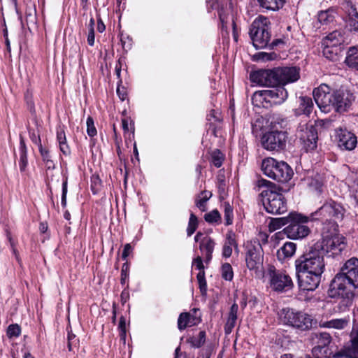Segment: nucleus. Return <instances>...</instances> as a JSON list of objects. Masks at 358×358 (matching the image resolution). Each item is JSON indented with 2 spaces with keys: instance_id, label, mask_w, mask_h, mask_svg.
I'll return each instance as SVG.
<instances>
[{
  "instance_id": "f257e3e1",
  "label": "nucleus",
  "mask_w": 358,
  "mask_h": 358,
  "mask_svg": "<svg viewBox=\"0 0 358 358\" xmlns=\"http://www.w3.org/2000/svg\"><path fill=\"white\" fill-rule=\"evenodd\" d=\"M358 290V259L347 260L330 284L329 296L339 298L338 310L345 311L350 307Z\"/></svg>"
},
{
  "instance_id": "f03ea898",
  "label": "nucleus",
  "mask_w": 358,
  "mask_h": 358,
  "mask_svg": "<svg viewBox=\"0 0 358 358\" xmlns=\"http://www.w3.org/2000/svg\"><path fill=\"white\" fill-rule=\"evenodd\" d=\"M312 245L294 262L299 286L301 289L313 291L318 287L325 270L324 255Z\"/></svg>"
},
{
  "instance_id": "7ed1b4c3",
  "label": "nucleus",
  "mask_w": 358,
  "mask_h": 358,
  "mask_svg": "<svg viewBox=\"0 0 358 358\" xmlns=\"http://www.w3.org/2000/svg\"><path fill=\"white\" fill-rule=\"evenodd\" d=\"M314 100L321 110L345 112L351 109L355 101L353 93L348 90H332L326 84H321L313 92Z\"/></svg>"
},
{
  "instance_id": "20e7f679",
  "label": "nucleus",
  "mask_w": 358,
  "mask_h": 358,
  "mask_svg": "<svg viewBox=\"0 0 358 358\" xmlns=\"http://www.w3.org/2000/svg\"><path fill=\"white\" fill-rule=\"evenodd\" d=\"M259 187H266L260 196L262 198L263 206L267 213L271 214H282L287 210V203L283 194L280 192L281 187L275 183L265 179L257 180Z\"/></svg>"
},
{
  "instance_id": "39448f33",
  "label": "nucleus",
  "mask_w": 358,
  "mask_h": 358,
  "mask_svg": "<svg viewBox=\"0 0 358 358\" xmlns=\"http://www.w3.org/2000/svg\"><path fill=\"white\" fill-rule=\"evenodd\" d=\"M333 232H322V238L320 241L313 244L315 247L318 245L319 251L325 255L329 254V256L335 257L341 254L345 249L346 243L345 238L336 232V225L333 224Z\"/></svg>"
},
{
  "instance_id": "423d86ee",
  "label": "nucleus",
  "mask_w": 358,
  "mask_h": 358,
  "mask_svg": "<svg viewBox=\"0 0 358 358\" xmlns=\"http://www.w3.org/2000/svg\"><path fill=\"white\" fill-rule=\"evenodd\" d=\"M289 225L283 231L291 239H301L306 237L310 232V228L305 225L310 220L317 219L314 214L310 216H304L296 212H292L288 215Z\"/></svg>"
},
{
  "instance_id": "0eeeda50",
  "label": "nucleus",
  "mask_w": 358,
  "mask_h": 358,
  "mask_svg": "<svg viewBox=\"0 0 358 358\" xmlns=\"http://www.w3.org/2000/svg\"><path fill=\"white\" fill-rule=\"evenodd\" d=\"M245 248V263L247 268L260 278L264 272V250L258 240L247 241Z\"/></svg>"
},
{
  "instance_id": "6e6552de",
  "label": "nucleus",
  "mask_w": 358,
  "mask_h": 358,
  "mask_svg": "<svg viewBox=\"0 0 358 358\" xmlns=\"http://www.w3.org/2000/svg\"><path fill=\"white\" fill-rule=\"evenodd\" d=\"M262 170L266 176L280 182L289 181L293 174L292 169L286 162H278L272 157L263 160Z\"/></svg>"
},
{
  "instance_id": "1a4fd4ad",
  "label": "nucleus",
  "mask_w": 358,
  "mask_h": 358,
  "mask_svg": "<svg viewBox=\"0 0 358 358\" xmlns=\"http://www.w3.org/2000/svg\"><path fill=\"white\" fill-rule=\"evenodd\" d=\"M279 317L283 324L300 331H307L312 327V317L302 311L283 308L279 312Z\"/></svg>"
},
{
  "instance_id": "9d476101",
  "label": "nucleus",
  "mask_w": 358,
  "mask_h": 358,
  "mask_svg": "<svg viewBox=\"0 0 358 358\" xmlns=\"http://www.w3.org/2000/svg\"><path fill=\"white\" fill-rule=\"evenodd\" d=\"M268 22L266 17L259 16L250 26V36L256 49H262L268 45L271 34L268 30Z\"/></svg>"
},
{
  "instance_id": "9b49d317",
  "label": "nucleus",
  "mask_w": 358,
  "mask_h": 358,
  "mask_svg": "<svg viewBox=\"0 0 358 358\" xmlns=\"http://www.w3.org/2000/svg\"><path fill=\"white\" fill-rule=\"evenodd\" d=\"M268 274L270 278L271 287L277 292L290 289L293 287L291 277L285 272L276 270L274 266L269 265Z\"/></svg>"
},
{
  "instance_id": "f8f14e48",
  "label": "nucleus",
  "mask_w": 358,
  "mask_h": 358,
  "mask_svg": "<svg viewBox=\"0 0 358 358\" xmlns=\"http://www.w3.org/2000/svg\"><path fill=\"white\" fill-rule=\"evenodd\" d=\"M288 137L287 131H269L262 138V145L268 150H280L286 146Z\"/></svg>"
},
{
  "instance_id": "ddd939ff",
  "label": "nucleus",
  "mask_w": 358,
  "mask_h": 358,
  "mask_svg": "<svg viewBox=\"0 0 358 358\" xmlns=\"http://www.w3.org/2000/svg\"><path fill=\"white\" fill-rule=\"evenodd\" d=\"M344 213L345 209L340 203L333 200H329L324 203L323 206L313 214L314 217L320 214L324 219H334L336 221L342 220Z\"/></svg>"
},
{
  "instance_id": "4468645a",
  "label": "nucleus",
  "mask_w": 358,
  "mask_h": 358,
  "mask_svg": "<svg viewBox=\"0 0 358 358\" xmlns=\"http://www.w3.org/2000/svg\"><path fill=\"white\" fill-rule=\"evenodd\" d=\"M250 80L260 86L275 87L278 85L275 68L273 69H261L250 73Z\"/></svg>"
},
{
  "instance_id": "2eb2a0df",
  "label": "nucleus",
  "mask_w": 358,
  "mask_h": 358,
  "mask_svg": "<svg viewBox=\"0 0 358 358\" xmlns=\"http://www.w3.org/2000/svg\"><path fill=\"white\" fill-rule=\"evenodd\" d=\"M335 141L341 150L349 151L353 150L357 143L356 136L341 127L335 130Z\"/></svg>"
},
{
  "instance_id": "dca6fc26",
  "label": "nucleus",
  "mask_w": 358,
  "mask_h": 358,
  "mask_svg": "<svg viewBox=\"0 0 358 358\" xmlns=\"http://www.w3.org/2000/svg\"><path fill=\"white\" fill-rule=\"evenodd\" d=\"M278 85H285L297 81L300 78V69L296 66L275 68Z\"/></svg>"
},
{
  "instance_id": "f3484780",
  "label": "nucleus",
  "mask_w": 358,
  "mask_h": 358,
  "mask_svg": "<svg viewBox=\"0 0 358 358\" xmlns=\"http://www.w3.org/2000/svg\"><path fill=\"white\" fill-rule=\"evenodd\" d=\"M300 140L303 144V148L306 152H312L317 148L318 134L317 129L313 125H308L301 131Z\"/></svg>"
},
{
  "instance_id": "a211bd4d",
  "label": "nucleus",
  "mask_w": 358,
  "mask_h": 358,
  "mask_svg": "<svg viewBox=\"0 0 358 358\" xmlns=\"http://www.w3.org/2000/svg\"><path fill=\"white\" fill-rule=\"evenodd\" d=\"M311 341L314 345L312 353L314 356H319L322 350L331 343L332 338L327 332H317L311 334Z\"/></svg>"
},
{
  "instance_id": "6ab92c4d",
  "label": "nucleus",
  "mask_w": 358,
  "mask_h": 358,
  "mask_svg": "<svg viewBox=\"0 0 358 358\" xmlns=\"http://www.w3.org/2000/svg\"><path fill=\"white\" fill-rule=\"evenodd\" d=\"M343 8L348 15L346 19L347 27L351 31H358V13L356 8L350 1H347L343 4Z\"/></svg>"
},
{
  "instance_id": "aec40b11",
  "label": "nucleus",
  "mask_w": 358,
  "mask_h": 358,
  "mask_svg": "<svg viewBox=\"0 0 358 358\" xmlns=\"http://www.w3.org/2000/svg\"><path fill=\"white\" fill-rule=\"evenodd\" d=\"M272 87L271 90H266L272 106L282 103L288 96L287 90L280 85Z\"/></svg>"
},
{
  "instance_id": "412c9836",
  "label": "nucleus",
  "mask_w": 358,
  "mask_h": 358,
  "mask_svg": "<svg viewBox=\"0 0 358 358\" xmlns=\"http://www.w3.org/2000/svg\"><path fill=\"white\" fill-rule=\"evenodd\" d=\"M257 123L259 127H266L271 131H282L281 129H285L287 125V121L285 119L275 116L268 118L265 124H264V120L262 122L257 120Z\"/></svg>"
},
{
  "instance_id": "4be33fe9",
  "label": "nucleus",
  "mask_w": 358,
  "mask_h": 358,
  "mask_svg": "<svg viewBox=\"0 0 358 358\" xmlns=\"http://www.w3.org/2000/svg\"><path fill=\"white\" fill-rule=\"evenodd\" d=\"M252 102L257 108L268 109L272 107L266 90L255 92L252 97Z\"/></svg>"
},
{
  "instance_id": "5701e85b",
  "label": "nucleus",
  "mask_w": 358,
  "mask_h": 358,
  "mask_svg": "<svg viewBox=\"0 0 358 358\" xmlns=\"http://www.w3.org/2000/svg\"><path fill=\"white\" fill-rule=\"evenodd\" d=\"M335 358H358V345L348 341L343 347L335 352Z\"/></svg>"
},
{
  "instance_id": "b1692460",
  "label": "nucleus",
  "mask_w": 358,
  "mask_h": 358,
  "mask_svg": "<svg viewBox=\"0 0 358 358\" xmlns=\"http://www.w3.org/2000/svg\"><path fill=\"white\" fill-rule=\"evenodd\" d=\"M296 245L292 242H286L276 252L277 258L280 262L291 258L296 252Z\"/></svg>"
},
{
  "instance_id": "393cba45",
  "label": "nucleus",
  "mask_w": 358,
  "mask_h": 358,
  "mask_svg": "<svg viewBox=\"0 0 358 358\" xmlns=\"http://www.w3.org/2000/svg\"><path fill=\"white\" fill-rule=\"evenodd\" d=\"M200 320L190 313L185 312L180 314L178 319V327L182 331L187 327H192L199 322Z\"/></svg>"
},
{
  "instance_id": "a878e982",
  "label": "nucleus",
  "mask_w": 358,
  "mask_h": 358,
  "mask_svg": "<svg viewBox=\"0 0 358 358\" xmlns=\"http://www.w3.org/2000/svg\"><path fill=\"white\" fill-rule=\"evenodd\" d=\"M215 242L209 236L203 237L199 245V248L201 252L205 255L206 262H208L212 259V254L214 250Z\"/></svg>"
},
{
  "instance_id": "bb28decb",
  "label": "nucleus",
  "mask_w": 358,
  "mask_h": 358,
  "mask_svg": "<svg viewBox=\"0 0 358 358\" xmlns=\"http://www.w3.org/2000/svg\"><path fill=\"white\" fill-rule=\"evenodd\" d=\"M350 320L348 317L332 319L329 321L321 322L320 327L327 329H334L337 330H343L349 324Z\"/></svg>"
},
{
  "instance_id": "cd10ccee",
  "label": "nucleus",
  "mask_w": 358,
  "mask_h": 358,
  "mask_svg": "<svg viewBox=\"0 0 358 358\" xmlns=\"http://www.w3.org/2000/svg\"><path fill=\"white\" fill-rule=\"evenodd\" d=\"M344 41L342 33L339 31H334L327 35L322 42V45L338 47Z\"/></svg>"
},
{
  "instance_id": "c85d7f7f",
  "label": "nucleus",
  "mask_w": 358,
  "mask_h": 358,
  "mask_svg": "<svg viewBox=\"0 0 358 358\" xmlns=\"http://www.w3.org/2000/svg\"><path fill=\"white\" fill-rule=\"evenodd\" d=\"M238 310V306L234 303L230 308L228 319L224 327L226 334H230L235 327L237 320Z\"/></svg>"
},
{
  "instance_id": "c756f323",
  "label": "nucleus",
  "mask_w": 358,
  "mask_h": 358,
  "mask_svg": "<svg viewBox=\"0 0 358 358\" xmlns=\"http://www.w3.org/2000/svg\"><path fill=\"white\" fill-rule=\"evenodd\" d=\"M345 62L350 68L358 71V47L349 48Z\"/></svg>"
},
{
  "instance_id": "7c9ffc66",
  "label": "nucleus",
  "mask_w": 358,
  "mask_h": 358,
  "mask_svg": "<svg viewBox=\"0 0 358 358\" xmlns=\"http://www.w3.org/2000/svg\"><path fill=\"white\" fill-rule=\"evenodd\" d=\"M307 180L308 185L311 189L316 191L317 193L322 192L324 178L321 175L316 173L310 178H308Z\"/></svg>"
},
{
  "instance_id": "2f4dec72",
  "label": "nucleus",
  "mask_w": 358,
  "mask_h": 358,
  "mask_svg": "<svg viewBox=\"0 0 358 358\" xmlns=\"http://www.w3.org/2000/svg\"><path fill=\"white\" fill-rule=\"evenodd\" d=\"M257 1L262 8L276 11L282 8L286 0H257Z\"/></svg>"
},
{
  "instance_id": "473e14b6",
  "label": "nucleus",
  "mask_w": 358,
  "mask_h": 358,
  "mask_svg": "<svg viewBox=\"0 0 358 358\" xmlns=\"http://www.w3.org/2000/svg\"><path fill=\"white\" fill-rule=\"evenodd\" d=\"M20 161H19V166L21 171H24L28 162H27V147L24 143V141L22 136H20Z\"/></svg>"
},
{
  "instance_id": "72a5a7b5",
  "label": "nucleus",
  "mask_w": 358,
  "mask_h": 358,
  "mask_svg": "<svg viewBox=\"0 0 358 358\" xmlns=\"http://www.w3.org/2000/svg\"><path fill=\"white\" fill-rule=\"evenodd\" d=\"M57 138L61 152L65 155H69L70 153V149L69 145L66 144V134L63 129H57Z\"/></svg>"
},
{
  "instance_id": "f704fd0d",
  "label": "nucleus",
  "mask_w": 358,
  "mask_h": 358,
  "mask_svg": "<svg viewBox=\"0 0 358 358\" xmlns=\"http://www.w3.org/2000/svg\"><path fill=\"white\" fill-rule=\"evenodd\" d=\"M288 216L277 218H271L268 227L271 232L275 231L289 223Z\"/></svg>"
},
{
  "instance_id": "c9c22d12",
  "label": "nucleus",
  "mask_w": 358,
  "mask_h": 358,
  "mask_svg": "<svg viewBox=\"0 0 358 358\" xmlns=\"http://www.w3.org/2000/svg\"><path fill=\"white\" fill-rule=\"evenodd\" d=\"M187 342L193 348H200L206 342V332L201 331L197 336H194L188 338Z\"/></svg>"
},
{
  "instance_id": "e433bc0d",
  "label": "nucleus",
  "mask_w": 358,
  "mask_h": 358,
  "mask_svg": "<svg viewBox=\"0 0 358 358\" xmlns=\"http://www.w3.org/2000/svg\"><path fill=\"white\" fill-rule=\"evenodd\" d=\"M212 196V193L208 191L201 192L199 198L196 201V206L202 211H205L206 209V202Z\"/></svg>"
},
{
  "instance_id": "4c0bfd02",
  "label": "nucleus",
  "mask_w": 358,
  "mask_h": 358,
  "mask_svg": "<svg viewBox=\"0 0 358 358\" xmlns=\"http://www.w3.org/2000/svg\"><path fill=\"white\" fill-rule=\"evenodd\" d=\"M204 219L206 222L210 224H219L221 222V215L216 209L205 214Z\"/></svg>"
},
{
  "instance_id": "58836bf2",
  "label": "nucleus",
  "mask_w": 358,
  "mask_h": 358,
  "mask_svg": "<svg viewBox=\"0 0 358 358\" xmlns=\"http://www.w3.org/2000/svg\"><path fill=\"white\" fill-rule=\"evenodd\" d=\"M324 46V48H323V55L324 56L330 59V60H334L336 59L337 57V55H338V47H334V46H326V45H323Z\"/></svg>"
},
{
  "instance_id": "ea45409f",
  "label": "nucleus",
  "mask_w": 358,
  "mask_h": 358,
  "mask_svg": "<svg viewBox=\"0 0 358 358\" xmlns=\"http://www.w3.org/2000/svg\"><path fill=\"white\" fill-rule=\"evenodd\" d=\"M221 272L222 278L228 281L232 280L234 278V272L230 264H223L221 267Z\"/></svg>"
},
{
  "instance_id": "a19ab883",
  "label": "nucleus",
  "mask_w": 358,
  "mask_h": 358,
  "mask_svg": "<svg viewBox=\"0 0 358 358\" xmlns=\"http://www.w3.org/2000/svg\"><path fill=\"white\" fill-rule=\"evenodd\" d=\"M300 106L303 112H310L314 107L313 100L308 96H300Z\"/></svg>"
},
{
  "instance_id": "79ce46f5",
  "label": "nucleus",
  "mask_w": 358,
  "mask_h": 358,
  "mask_svg": "<svg viewBox=\"0 0 358 358\" xmlns=\"http://www.w3.org/2000/svg\"><path fill=\"white\" fill-rule=\"evenodd\" d=\"M198 227V220L196 215L193 213H191L188 226L187 228V234L188 236H192L194 231H196V228Z\"/></svg>"
},
{
  "instance_id": "37998d69",
  "label": "nucleus",
  "mask_w": 358,
  "mask_h": 358,
  "mask_svg": "<svg viewBox=\"0 0 358 358\" xmlns=\"http://www.w3.org/2000/svg\"><path fill=\"white\" fill-rule=\"evenodd\" d=\"M212 163L215 166L219 168L222 166L224 160V155L220 151V150H215L211 153Z\"/></svg>"
},
{
  "instance_id": "c03bdc74",
  "label": "nucleus",
  "mask_w": 358,
  "mask_h": 358,
  "mask_svg": "<svg viewBox=\"0 0 358 358\" xmlns=\"http://www.w3.org/2000/svg\"><path fill=\"white\" fill-rule=\"evenodd\" d=\"M224 220L226 225H231L233 222V208L229 203H224Z\"/></svg>"
},
{
  "instance_id": "a18cd8bd",
  "label": "nucleus",
  "mask_w": 358,
  "mask_h": 358,
  "mask_svg": "<svg viewBox=\"0 0 358 358\" xmlns=\"http://www.w3.org/2000/svg\"><path fill=\"white\" fill-rule=\"evenodd\" d=\"M348 342L356 344L358 345V324L354 322L352 324V330L349 334Z\"/></svg>"
},
{
  "instance_id": "49530a36",
  "label": "nucleus",
  "mask_w": 358,
  "mask_h": 358,
  "mask_svg": "<svg viewBox=\"0 0 358 358\" xmlns=\"http://www.w3.org/2000/svg\"><path fill=\"white\" fill-rule=\"evenodd\" d=\"M21 334V329L18 324H10L8 327L7 335L9 338L18 337Z\"/></svg>"
},
{
  "instance_id": "de8ad7c7",
  "label": "nucleus",
  "mask_w": 358,
  "mask_h": 358,
  "mask_svg": "<svg viewBox=\"0 0 358 358\" xmlns=\"http://www.w3.org/2000/svg\"><path fill=\"white\" fill-rule=\"evenodd\" d=\"M101 180L98 176L93 175L91 178V189L93 193L96 194L101 187Z\"/></svg>"
},
{
  "instance_id": "09e8293b",
  "label": "nucleus",
  "mask_w": 358,
  "mask_h": 358,
  "mask_svg": "<svg viewBox=\"0 0 358 358\" xmlns=\"http://www.w3.org/2000/svg\"><path fill=\"white\" fill-rule=\"evenodd\" d=\"M87 134L93 137L96 135V129L94 126V120L92 117L89 116L87 119Z\"/></svg>"
},
{
  "instance_id": "8fccbe9b",
  "label": "nucleus",
  "mask_w": 358,
  "mask_h": 358,
  "mask_svg": "<svg viewBox=\"0 0 358 358\" xmlns=\"http://www.w3.org/2000/svg\"><path fill=\"white\" fill-rule=\"evenodd\" d=\"M333 17L328 13V11H320L318 13V21L325 24L332 21Z\"/></svg>"
},
{
  "instance_id": "3c124183",
  "label": "nucleus",
  "mask_w": 358,
  "mask_h": 358,
  "mask_svg": "<svg viewBox=\"0 0 358 358\" xmlns=\"http://www.w3.org/2000/svg\"><path fill=\"white\" fill-rule=\"evenodd\" d=\"M196 278H197L198 282L199 284V287H200L201 292H206L207 285H206V281L205 279L204 271H199V273L197 274Z\"/></svg>"
},
{
  "instance_id": "603ef678",
  "label": "nucleus",
  "mask_w": 358,
  "mask_h": 358,
  "mask_svg": "<svg viewBox=\"0 0 358 358\" xmlns=\"http://www.w3.org/2000/svg\"><path fill=\"white\" fill-rule=\"evenodd\" d=\"M76 336L70 332L68 334V348L69 351L73 350V347H76L77 341L75 339Z\"/></svg>"
},
{
  "instance_id": "864d4df0",
  "label": "nucleus",
  "mask_w": 358,
  "mask_h": 358,
  "mask_svg": "<svg viewBox=\"0 0 358 358\" xmlns=\"http://www.w3.org/2000/svg\"><path fill=\"white\" fill-rule=\"evenodd\" d=\"M39 152L41 153V155L42 157V159L44 162L47 161V159H50L51 157L50 155L48 150L43 148L42 145H40V147L38 148Z\"/></svg>"
},
{
  "instance_id": "5fc2aeb1",
  "label": "nucleus",
  "mask_w": 358,
  "mask_h": 358,
  "mask_svg": "<svg viewBox=\"0 0 358 358\" xmlns=\"http://www.w3.org/2000/svg\"><path fill=\"white\" fill-rule=\"evenodd\" d=\"M119 329H120V336L124 338L126 336V322L123 317L120 320Z\"/></svg>"
},
{
  "instance_id": "6e6d98bb",
  "label": "nucleus",
  "mask_w": 358,
  "mask_h": 358,
  "mask_svg": "<svg viewBox=\"0 0 358 358\" xmlns=\"http://www.w3.org/2000/svg\"><path fill=\"white\" fill-rule=\"evenodd\" d=\"M66 194H67V182L65 181L62 184V205L65 207L66 205Z\"/></svg>"
},
{
  "instance_id": "4d7b16f0",
  "label": "nucleus",
  "mask_w": 358,
  "mask_h": 358,
  "mask_svg": "<svg viewBox=\"0 0 358 358\" xmlns=\"http://www.w3.org/2000/svg\"><path fill=\"white\" fill-rule=\"evenodd\" d=\"M234 236V235L233 234H228L227 237V241L224 243V245H229L231 247H237V243Z\"/></svg>"
},
{
  "instance_id": "13d9d810",
  "label": "nucleus",
  "mask_w": 358,
  "mask_h": 358,
  "mask_svg": "<svg viewBox=\"0 0 358 358\" xmlns=\"http://www.w3.org/2000/svg\"><path fill=\"white\" fill-rule=\"evenodd\" d=\"M192 264L193 266H195L196 268L199 269L200 271H204V266L201 257L199 256L196 258H195L193 261Z\"/></svg>"
},
{
  "instance_id": "bf43d9fd",
  "label": "nucleus",
  "mask_w": 358,
  "mask_h": 358,
  "mask_svg": "<svg viewBox=\"0 0 358 358\" xmlns=\"http://www.w3.org/2000/svg\"><path fill=\"white\" fill-rule=\"evenodd\" d=\"M232 254V247L229 245H224L222 255L224 257H229Z\"/></svg>"
},
{
  "instance_id": "052dcab7",
  "label": "nucleus",
  "mask_w": 358,
  "mask_h": 358,
  "mask_svg": "<svg viewBox=\"0 0 358 358\" xmlns=\"http://www.w3.org/2000/svg\"><path fill=\"white\" fill-rule=\"evenodd\" d=\"M131 251V246L129 243H127L124 245V250L122 254V258L123 259H126L129 256L130 252Z\"/></svg>"
},
{
  "instance_id": "680f3d73",
  "label": "nucleus",
  "mask_w": 358,
  "mask_h": 358,
  "mask_svg": "<svg viewBox=\"0 0 358 358\" xmlns=\"http://www.w3.org/2000/svg\"><path fill=\"white\" fill-rule=\"evenodd\" d=\"M87 43L90 46L94 44V31L89 30L87 35Z\"/></svg>"
},
{
  "instance_id": "e2e57ef3",
  "label": "nucleus",
  "mask_w": 358,
  "mask_h": 358,
  "mask_svg": "<svg viewBox=\"0 0 358 358\" xmlns=\"http://www.w3.org/2000/svg\"><path fill=\"white\" fill-rule=\"evenodd\" d=\"M8 239L10 243L11 248L13 249V253H14L17 260L19 262L20 261L19 254H18L17 250L15 248V244H14V243H13V241L12 240V238H11V236H10V235L9 234H8Z\"/></svg>"
},
{
  "instance_id": "0e129e2a",
  "label": "nucleus",
  "mask_w": 358,
  "mask_h": 358,
  "mask_svg": "<svg viewBox=\"0 0 358 358\" xmlns=\"http://www.w3.org/2000/svg\"><path fill=\"white\" fill-rule=\"evenodd\" d=\"M117 94L122 101H124L127 97L126 91L123 87L120 88V87H117Z\"/></svg>"
},
{
  "instance_id": "69168bd1",
  "label": "nucleus",
  "mask_w": 358,
  "mask_h": 358,
  "mask_svg": "<svg viewBox=\"0 0 358 358\" xmlns=\"http://www.w3.org/2000/svg\"><path fill=\"white\" fill-rule=\"evenodd\" d=\"M273 55H274V54L273 53L269 54V53H266V52H260V53H259V57L262 60H271L273 59V57H272Z\"/></svg>"
},
{
  "instance_id": "338daca9",
  "label": "nucleus",
  "mask_w": 358,
  "mask_h": 358,
  "mask_svg": "<svg viewBox=\"0 0 358 358\" xmlns=\"http://www.w3.org/2000/svg\"><path fill=\"white\" fill-rule=\"evenodd\" d=\"M317 126H323L325 127H328L331 124V121L329 120H318L316 123Z\"/></svg>"
},
{
  "instance_id": "774afa93",
  "label": "nucleus",
  "mask_w": 358,
  "mask_h": 358,
  "mask_svg": "<svg viewBox=\"0 0 358 358\" xmlns=\"http://www.w3.org/2000/svg\"><path fill=\"white\" fill-rule=\"evenodd\" d=\"M44 164L45 165V167L48 169H55L54 162L51 159H47V161L44 162Z\"/></svg>"
}]
</instances>
